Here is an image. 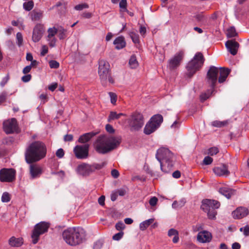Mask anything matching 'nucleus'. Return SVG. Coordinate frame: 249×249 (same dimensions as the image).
<instances>
[{
    "label": "nucleus",
    "mask_w": 249,
    "mask_h": 249,
    "mask_svg": "<svg viewBox=\"0 0 249 249\" xmlns=\"http://www.w3.org/2000/svg\"><path fill=\"white\" fill-rule=\"evenodd\" d=\"M121 139L107 135L98 137L93 143V146L98 153L105 154L116 148L120 143Z\"/></svg>",
    "instance_id": "nucleus-1"
},
{
    "label": "nucleus",
    "mask_w": 249,
    "mask_h": 249,
    "mask_svg": "<svg viewBox=\"0 0 249 249\" xmlns=\"http://www.w3.org/2000/svg\"><path fill=\"white\" fill-rule=\"evenodd\" d=\"M46 152V147L44 143L39 141L32 142L26 150V161L28 163L38 161L45 157Z\"/></svg>",
    "instance_id": "nucleus-2"
},
{
    "label": "nucleus",
    "mask_w": 249,
    "mask_h": 249,
    "mask_svg": "<svg viewBox=\"0 0 249 249\" xmlns=\"http://www.w3.org/2000/svg\"><path fill=\"white\" fill-rule=\"evenodd\" d=\"M86 235V231L81 227L69 228L62 233L63 238L66 243L73 246L82 243Z\"/></svg>",
    "instance_id": "nucleus-3"
},
{
    "label": "nucleus",
    "mask_w": 249,
    "mask_h": 249,
    "mask_svg": "<svg viewBox=\"0 0 249 249\" xmlns=\"http://www.w3.org/2000/svg\"><path fill=\"white\" fill-rule=\"evenodd\" d=\"M230 72V70L228 69L222 67L219 69L214 66H211L207 73V81L213 89L217 81L218 74H219L218 82L222 83L225 81Z\"/></svg>",
    "instance_id": "nucleus-4"
},
{
    "label": "nucleus",
    "mask_w": 249,
    "mask_h": 249,
    "mask_svg": "<svg viewBox=\"0 0 249 249\" xmlns=\"http://www.w3.org/2000/svg\"><path fill=\"white\" fill-rule=\"evenodd\" d=\"M156 157L160 163L161 170L168 172L173 166V154L168 149L162 147L158 150Z\"/></svg>",
    "instance_id": "nucleus-5"
},
{
    "label": "nucleus",
    "mask_w": 249,
    "mask_h": 249,
    "mask_svg": "<svg viewBox=\"0 0 249 249\" xmlns=\"http://www.w3.org/2000/svg\"><path fill=\"white\" fill-rule=\"evenodd\" d=\"M204 61L205 58L203 54L200 52L196 53L193 59L187 64L186 74L190 77H192L201 68Z\"/></svg>",
    "instance_id": "nucleus-6"
},
{
    "label": "nucleus",
    "mask_w": 249,
    "mask_h": 249,
    "mask_svg": "<svg viewBox=\"0 0 249 249\" xmlns=\"http://www.w3.org/2000/svg\"><path fill=\"white\" fill-rule=\"evenodd\" d=\"M109 64L105 60L102 59L99 61L98 73L102 84L105 86L107 81L113 84L114 80L110 75Z\"/></svg>",
    "instance_id": "nucleus-7"
},
{
    "label": "nucleus",
    "mask_w": 249,
    "mask_h": 249,
    "mask_svg": "<svg viewBox=\"0 0 249 249\" xmlns=\"http://www.w3.org/2000/svg\"><path fill=\"white\" fill-rule=\"evenodd\" d=\"M220 207V203L216 200L211 199H205L202 202L201 208L207 213L209 219L215 218L217 212L216 209Z\"/></svg>",
    "instance_id": "nucleus-8"
},
{
    "label": "nucleus",
    "mask_w": 249,
    "mask_h": 249,
    "mask_svg": "<svg viewBox=\"0 0 249 249\" xmlns=\"http://www.w3.org/2000/svg\"><path fill=\"white\" fill-rule=\"evenodd\" d=\"M128 123L131 131H138L141 129L144 124V118L143 115L140 113L135 112L133 113L128 119Z\"/></svg>",
    "instance_id": "nucleus-9"
},
{
    "label": "nucleus",
    "mask_w": 249,
    "mask_h": 249,
    "mask_svg": "<svg viewBox=\"0 0 249 249\" xmlns=\"http://www.w3.org/2000/svg\"><path fill=\"white\" fill-rule=\"evenodd\" d=\"M162 121L163 117L161 115L157 114L153 116L146 124L144 128V133L146 135L152 133L160 126Z\"/></svg>",
    "instance_id": "nucleus-10"
},
{
    "label": "nucleus",
    "mask_w": 249,
    "mask_h": 249,
    "mask_svg": "<svg viewBox=\"0 0 249 249\" xmlns=\"http://www.w3.org/2000/svg\"><path fill=\"white\" fill-rule=\"evenodd\" d=\"M49 226V223L45 222H40L35 226L31 235L33 244L37 243L40 235L47 232Z\"/></svg>",
    "instance_id": "nucleus-11"
},
{
    "label": "nucleus",
    "mask_w": 249,
    "mask_h": 249,
    "mask_svg": "<svg viewBox=\"0 0 249 249\" xmlns=\"http://www.w3.org/2000/svg\"><path fill=\"white\" fill-rule=\"evenodd\" d=\"M184 56V51H179L168 60L167 67L170 70H174L177 69L180 65Z\"/></svg>",
    "instance_id": "nucleus-12"
},
{
    "label": "nucleus",
    "mask_w": 249,
    "mask_h": 249,
    "mask_svg": "<svg viewBox=\"0 0 249 249\" xmlns=\"http://www.w3.org/2000/svg\"><path fill=\"white\" fill-rule=\"evenodd\" d=\"M16 172L12 168H3L0 170V181L11 182L15 179Z\"/></svg>",
    "instance_id": "nucleus-13"
},
{
    "label": "nucleus",
    "mask_w": 249,
    "mask_h": 249,
    "mask_svg": "<svg viewBox=\"0 0 249 249\" xmlns=\"http://www.w3.org/2000/svg\"><path fill=\"white\" fill-rule=\"evenodd\" d=\"M89 145H76L73 149L76 157L79 159H86L89 155Z\"/></svg>",
    "instance_id": "nucleus-14"
},
{
    "label": "nucleus",
    "mask_w": 249,
    "mask_h": 249,
    "mask_svg": "<svg viewBox=\"0 0 249 249\" xmlns=\"http://www.w3.org/2000/svg\"><path fill=\"white\" fill-rule=\"evenodd\" d=\"M3 127L4 131L7 134L18 132V124L15 119L12 118L3 122Z\"/></svg>",
    "instance_id": "nucleus-15"
},
{
    "label": "nucleus",
    "mask_w": 249,
    "mask_h": 249,
    "mask_svg": "<svg viewBox=\"0 0 249 249\" xmlns=\"http://www.w3.org/2000/svg\"><path fill=\"white\" fill-rule=\"evenodd\" d=\"M44 31V30L42 25L41 24L36 25L33 31V41L34 42H38L41 38Z\"/></svg>",
    "instance_id": "nucleus-16"
},
{
    "label": "nucleus",
    "mask_w": 249,
    "mask_h": 249,
    "mask_svg": "<svg viewBox=\"0 0 249 249\" xmlns=\"http://www.w3.org/2000/svg\"><path fill=\"white\" fill-rule=\"evenodd\" d=\"M213 172L217 176L227 177L230 173L227 166L225 164H222L220 166L214 167L213 168Z\"/></svg>",
    "instance_id": "nucleus-17"
},
{
    "label": "nucleus",
    "mask_w": 249,
    "mask_h": 249,
    "mask_svg": "<svg viewBox=\"0 0 249 249\" xmlns=\"http://www.w3.org/2000/svg\"><path fill=\"white\" fill-rule=\"evenodd\" d=\"M211 233L206 231H203L198 232L197 235V240L200 243H208L212 239Z\"/></svg>",
    "instance_id": "nucleus-18"
},
{
    "label": "nucleus",
    "mask_w": 249,
    "mask_h": 249,
    "mask_svg": "<svg viewBox=\"0 0 249 249\" xmlns=\"http://www.w3.org/2000/svg\"><path fill=\"white\" fill-rule=\"evenodd\" d=\"M225 45L231 54L234 55L237 53L239 46L238 42L233 40H230L226 42Z\"/></svg>",
    "instance_id": "nucleus-19"
},
{
    "label": "nucleus",
    "mask_w": 249,
    "mask_h": 249,
    "mask_svg": "<svg viewBox=\"0 0 249 249\" xmlns=\"http://www.w3.org/2000/svg\"><path fill=\"white\" fill-rule=\"evenodd\" d=\"M248 210L244 207H239L232 212V215L235 219H241L248 214Z\"/></svg>",
    "instance_id": "nucleus-20"
},
{
    "label": "nucleus",
    "mask_w": 249,
    "mask_h": 249,
    "mask_svg": "<svg viewBox=\"0 0 249 249\" xmlns=\"http://www.w3.org/2000/svg\"><path fill=\"white\" fill-rule=\"evenodd\" d=\"M41 168L37 164H31L30 166V174L31 178L34 179L38 178L42 174Z\"/></svg>",
    "instance_id": "nucleus-21"
},
{
    "label": "nucleus",
    "mask_w": 249,
    "mask_h": 249,
    "mask_svg": "<svg viewBox=\"0 0 249 249\" xmlns=\"http://www.w3.org/2000/svg\"><path fill=\"white\" fill-rule=\"evenodd\" d=\"M91 168L90 165L86 163H83L79 165L76 169V172L77 173L83 176L89 175L91 173Z\"/></svg>",
    "instance_id": "nucleus-22"
},
{
    "label": "nucleus",
    "mask_w": 249,
    "mask_h": 249,
    "mask_svg": "<svg viewBox=\"0 0 249 249\" xmlns=\"http://www.w3.org/2000/svg\"><path fill=\"white\" fill-rule=\"evenodd\" d=\"M98 134V132H90L89 133H85L81 136L78 141L80 143H86L89 141L93 137Z\"/></svg>",
    "instance_id": "nucleus-23"
},
{
    "label": "nucleus",
    "mask_w": 249,
    "mask_h": 249,
    "mask_svg": "<svg viewBox=\"0 0 249 249\" xmlns=\"http://www.w3.org/2000/svg\"><path fill=\"white\" fill-rule=\"evenodd\" d=\"M115 48L117 50L123 49L125 46L126 43L123 36L117 37L113 42Z\"/></svg>",
    "instance_id": "nucleus-24"
},
{
    "label": "nucleus",
    "mask_w": 249,
    "mask_h": 249,
    "mask_svg": "<svg viewBox=\"0 0 249 249\" xmlns=\"http://www.w3.org/2000/svg\"><path fill=\"white\" fill-rule=\"evenodd\" d=\"M219 192L227 198H230L231 196L235 194V191L228 187H224L220 188Z\"/></svg>",
    "instance_id": "nucleus-25"
},
{
    "label": "nucleus",
    "mask_w": 249,
    "mask_h": 249,
    "mask_svg": "<svg viewBox=\"0 0 249 249\" xmlns=\"http://www.w3.org/2000/svg\"><path fill=\"white\" fill-rule=\"evenodd\" d=\"M30 15L33 21H38L42 18L43 12L41 10H34L30 13Z\"/></svg>",
    "instance_id": "nucleus-26"
},
{
    "label": "nucleus",
    "mask_w": 249,
    "mask_h": 249,
    "mask_svg": "<svg viewBox=\"0 0 249 249\" xmlns=\"http://www.w3.org/2000/svg\"><path fill=\"white\" fill-rule=\"evenodd\" d=\"M9 243L12 247H18L23 244L22 239L20 238H16L12 237L9 240Z\"/></svg>",
    "instance_id": "nucleus-27"
},
{
    "label": "nucleus",
    "mask_w": 249,
    "mask_h": 249,
    "mask_svg": "<svg viewBox=\"0 0 249 249\" xmlns=\"http://www.w3.org/2000/svg\"><path fill=\"white\" fill-rule=\"evenodd\" d=\"M154 221V218H150L142 222L140 224V229L142 231L145 230Z\"/></svg>",
    "instance_id": "nucleus-28"
},
{
    "label": "nucleus",
    "mask_w": 249,
    "mask_h": 249,
    "mask_svg": "<svg viewBox=\"0 0 249 249\" xmlns=\"http://www.w3.org/2000/svg\"><path fill=\"white\" fill-rule=\"evenodd\" d=\"M168 235L169 236H174L173 239V242L174 243H177L179 240V237H178V231L174 229H171L169 230L168 232Z\"/></svg>",
    "instance_id": "nucleus-29"
},
{
    "label": "nucleus",
    "mask_w": 249,
    "mask_h": 249,
    "mask_svg": "<svg viewBox=\"0 0 249 249\" xmlns=\"http://www.w3.org/2000/svg\"><path fill=\"white\" fill-rule=\"evenodd\" d=\"M129 65L131 69H136L138 66V62L135 55L131 56L129 61Z\"/></svg>",
    "instance_id": "nucleus-30"
},
{
    "label": "nucleus",
    "mask_w": 249,
    "mask_h": 249,
    "mask_svg": "<svg viewBox=\"0 0 249 249\" xmlns=\"http://www.w3.org/2000/svg\"><path fill=\"white\" fill-rule=\"evenodd\" d=\"M123 115H124L123 113L117 114L116 112L111 111L108 117V121L110 122L112 120L118 119Z\"/></svg>",
    "instance_id": "nucleus-31"
},
{
    "label": "nucleus",
    "mask_w": 249,
    "mask_h": 249,
    "mask_svg": "<svg viewBox=\"0 0 249 249\" xmlns=\"http://www.w3.org/2000/svg\"><path fill=\"white\" fill-rule=\"evenodd\" d=\"M129 35L135 44L139 43V35L134 32H129Z\"/></svg>",
    "instance_id": "nucleus-32"
},
{
    "label": "nucleus",
    "mask_w": 249,
    "mask_h": 249,
    "mask_svg": "<svg viewBox=\"0 0 249 249\" xmlns=\"http://www.w3.org/2000/svg\"><path fill=\"white\" fill-rule=\"evenodd\" d=\"M58 37L60 39H63L67 36V30L62 27H60L57 30Z\"/></svg>",
    "instance_id": "nucleus-33"
},
{
    "label": "nucleus",
    "mask_w": 249,
    "mask_h": 249,
    "mask_svg": "<svg viewBox=\"0 0 249 249\" xmlns=\"http://www.w3.org/2000/svg\"><path fill=\"white\" fill-rule=\"evenodd\" d=\"M237 33L235 29L231 27L229 28L227 31V36L229 38L233 37L236 36Z\"/></svg>",
    "instance_id": "nucleus-34"
},
{
    "label": "nucleus",
    "mask_w": 249,
    "mask_h": 249,
    "mask_svg": "<svg viewBox=\"0 0 249 249\" xmlns=\"http://www.w3.org/2000/svg\"><path fill=\"white\" fill-rule=\"evenodd\" d=\"M185 203L184 200L182 199L179 201H175L172 204V207L175 209H178L183 207Z\"/></svg>",
    "instance_id": "nucleus-35"
},
{
    "label": "nucleus",
    "mask_w": 249,
    "mask_h": 249,
    "mask_svg": "<svg viewBox=\"0 0 249 249\" xmlns=\"http://www.w3.org/2000/svg\"><path fill=\"white\" fill-rule=\"evenodd\" d=\"M228 124V121H214L212 122V124L214 127H221L226 125Z\"/></svg>",
    "instance_id": "nucleus-36"
},
{
    "label": "nucleus",
    "mask_w": 249,
    "mask_h": 249,
    "mask_svg": "<svg viewBox=\"0 0 249 249\" xmlns=\"http://www.w3.org/2000/svg\"><path fill=\"white\" fill-rule=\"evenodd\" d=\"M34 5V2L32 0H30L28 1V2H24L23 3V8L25 10L29 11L33 9Z\"/></svg>",
    "instance_id": "nucleus-37"
},
{
    "label": "nucleus",
    "mask_w": 249,
    "mask_h": 249,
    "mask_svg": "<svg viewBox=\"0 0 249 249\" xmlns=\"http://www.w3.org/2000/svg\"><path fill=\"white\" fill-rule=\"evenodd\" d=\"M16 40L18 45L20 47L23 44V37L21 33L18 32L16 35Z\"/></svg>",
    "instance_id": "nucleus-38"
},
{
    "label": "nucleus",
    "mask_w": 249,
    "mask_h": 249,
    "mask_svg": "<svg viewBox=\"0 0 249 249\" xmlns=\"http://www.w3.org/2000/svg\"><path fill=\"white\" fill-rule=\"evenodd\" d=\"M48 37L50 38L53 37L57 32V30L55 28H49L48 31Z\"/></svg>",
    "instance_id": "nucleus-39"
},
{
    "label": "nucleus",
    "mask_w": 249,
    "mask_h": 249,
    "mask_svg": "<svg viewBox=\"0 0 249 249\" xmlns=\"http://www.w3.org/2000/svg\"><path fill=\"white\" fill-rule=\"evenodd\" d=\"M120 8L123 11H126L127 1L126 0H121L119 3Z\"/></svg>",
    "instance_id": "nucleus-40"
},
{
    "label": "nucleus",
    "mask_w": 249,
    "mask_h": 249,
    "mask_svg": "<svg viewBox=\"0 0 249 249\" xmlns=\"http://www.w3.org/2000/svg\"><path fill=\"white\" fill-rule=\"evenodd\" d=\"M219 152L218 148L216 147H211L208 150V154L211 156L216 155Z\"/></svg>",
    "instance_id": "nucleus-41"
},
{
    "label": "nucleus",
    "mask_w": 249,
    "mask_h": 249,
    "mask_svg": "<svg viewBox=\"0 0 249 249\" xmlns=\"http://www.w3.org/2000/svg\"><path fill=\"white\" fill-rule=\"evenodd\" d=\"M10 197L9 194L7 192L4 193L1 196V201L3 202H8L10 201Z\"/></svg>",
    "instance_id": "nucleus-42"
},
{
    "label": "nucleus",
    "mask_w": 249,
    "mask_h": 249,
    "mask_svg": "<svg viewBox=\"0 0 249 249\" xmlns=\"http://www.w3.org/2000/svg\"><path fill=\"white\" fill-rule=\"evenodd\" d=\"M49 66L52 69H57L59 66V64L55 60H51L49 62Z\"/></svg>",
    "instance_id": "nucleus-43"
},
{
    "label": "nucleus",
    "mask_w": 249,
    "mask_h": 249,
    "mask_svg": "<svg viewBox=\"0 0 249 249\" xmlns=\"http://www.w3.org/2000/svg\"><path fill=\"white\" fill-rule=\"evenodd\" d=\"M115 228L117 230L122 231L125 228V226L122 221H120L116 224Z\"/></svg>",
    "instance_id": "nucleus-44"
},
{
    "label": "nucleus",
    "mask_w": 249,
    "mask_h": 249,
    "mask_svg": "<svg viewBox=\"0 0 249 249\" xmlns=\"http://www.w3.org/2000/svg\"><path fill=\"white\" fill-rule=\"evenodd\" d=\"M124 234V232L122 231H121L120 232L114 234L112 237V239L114 240L118 241L123 237Z\"/></svg>",
    "instance_id": "nucleus-45"
},
{
    "label": "nucleus",
    "mask_w": 249,
    "mask_h": 249,
    "mask_svg": "<svg viewBox=\"0 0 249 249\" xmlns=\"http://www.w3.org/2000/svg\"><path fill=\"white\" fill-rule=\"evenodd\" d=\"M213 161V158L209 156H206L203 160V164L204 165H210Z\"/></svg>",
    "instance_id": "nucleus-46"
},
{
    "label": "nucleus",
    "mask_w": 249,
    "mask_h": 249,
    "mask_svg": "<svg viewBox=\"0 0 249 249\" xmlns=\"http://www.w3.org/2000/svg\"><path fill=\"white\" fill-rule=\"evenodd\" d=\"M89 5L86 3H82L76 5L74 7V9L76 10L80 11L85 8H88Z\"/></svg>",
    "instance_id": "nucleus-47"
},
{
    "label": "nucleus",
    "mask_w": 249,
    "mask_h": 249,
    "mask_svg": "<svg viewBox=\"0 0 249 249\" xmlns=\"http://www.w3.org/2000/svg\"><path fill=\"white\" fill-rule=\"evenodd\" d=\"M104 165L103 164H97L94 163L92 165H90V167L91 168V172H92L94 171L96 169H100L103 167Z\"/></svg>",
    "instance_id": "nucleus-48"
},
{
    "label": "nucleus",
    "mask_w": 249,
    "mask_h": 249,
    "mask_svg": "<svg viewBox=\"0 0 249 249\" xmlns=\"http://www.w3.org/2000/svg\"><path fill=\"white\" fill-rule=\"evenodd\" d=\"M109 95L110 98V101L112 104H115L117 101V95L113 92H109Z\"/></svg>",
    "instance_id": "nucleus-49"
},
{
    "label": "nucleus",
    "mask_w": 249,
    "mask_h": 249,
    "mask_svg": "<svg viewBox=\"0 0 249 249\" xmlns=\"http://www.w3.org/2000/svg\"><path fill=\"white\" fill-rule=\"evenodd\" d=\"M241 231H243L244 234L247 236L249 235V226L247 225L244 227L241 228L240 229Z\"/></svg>",
    "instance_id": "nucleus-50"
},
{
    "label": "nucleus",
    "mask_w": 249,
    "mask_h": 249,
    "mask_svg": "<svg viewBox=\"0 0 249 249\" xmlns=\"http://www.w3.org/2000/svg\"><path fill=\"white\" fill-rule=\"evenodd\" d=\"M103 244V242L101 241H96L93 245V249H101L102 247Z\"/></svg>",
    "instance_id": "nucleus-51"
},
{
    "label": "nucleus",
    "mask_w": 249,
    "mask_h": 249,
    "mask_svg": "<svg viewBox=\"0 0 249 249\" xmlns=\"http://www.w3.org/2000/svg\"><path fill=\"white\" fill-rule=\"evenodd\" d=\"M7 97V93L5 91L2 92L1 94H0V104L4 102Z\"/></svg>",
    "instance_id": "nucleus-52"
},
{
    "label": "nucleus",
    "mask_w": 249,
    "mask_h": 249,
    "mask_svg": "<svg viewBox=\"0 0 249 249\" xmlns=\"http://www.w3.org/2000/svg\"><path fill=\"white\" fill-rule=\"evenodd\" d=\"M64 152L63 149L60 148L58 149L56 152V156L59 158H61L64 156Z\"/></svg>",
    "instance_id": "nucleus-53"
},
{
    "label": "nucleus",
    "mask_w": 249,
    "mask_h": 249,
    "mask_svg": "<svg viewBox=\"0 0 249 249\" xmlns=\"http://www.w3.org/2000/svg\"><path fill=\"white\" fill-rule=\"evenodd\" d=\"M158 202V198L155 197H152L149 200V204L152 206H155Z\"/></svg>",
    "instance_id": "nucleus-54"
},
{
    "label": "nucleus",
    "mask_w": 249,
    "mask_h": 249,
    "mask_svg": "<svg viewBox=\"0 0 249 249\" xmlns=\"http://www.w3.org/2000/svg\"><path fill=\"white\" fill-rule=\"evenodd\" d=\"M106 130L109 133H113L114 132V129L110 124H107L106 126Z\"/></svg>",
    "instance_id": "nucleus-55"
},
{
    "label": "nucleus",
    "mask_w": 249,
    "mask_h": 249,
    "mask_svg": "<svg viewBox=\"0 0 249 249\" xmlns=\"http://www.w3.org/2000/svg\"><path fill=\"white\" fill-rule=\"evenodd\" d=\"M9 78L8 75H6L4 77H3L2 81H1V82L0 83V86L1 87H3L7 83V82L9 80Z\"/></svg>",
    "instance_id": "nucleus-56"
},
{
    "label": "nucleus",
    "mask_w": 249,
    "mask_h": 249,
    "mask_svg": "<svg viewBox=\"0 0 249 249\" xmlns=\"http://www.w3.org/2000/svg\"><path fill=\"white\" fill-rule=\"evenodd\" d=\"M48 52V49L47 46L43 45L42 47V50L41 52V55L44 56Z\"/></svg>",
    "instance_id": "nucleus-57"
},
{
    "label": "nucleus",
    "mask_w": 249,
    "mask_h": 249,
    "mask_svg": "<svg viewBox=\"0 0 249 249\" xmlns=\"http://www.w3.org/2000/svg\"><path fill=\"white\" fill-rule=\"evenodd\" d=\"M31 79V75L30 74H27L23 76L21 79L24 82H29Z\"/></svg>",
    "instance_id": "nucleus-58"
},
{
    "label": "nucleus",
    "mask_w": 249,
    "mask_h": 249,
    "mask_svg": "<svg viewBox=\"0 0 249 249\" xmlns=\"http://www.w3.org/2000/svg\"><path fill=\"white\" fill-rule=\"evenodd\" d=\"M111 175L113 178H116L119 177V173L118 170L113 169L111 171Z\"/></svg>",
    "instance_id": "nucleus-59"
},
{
    "label": "nucleus",
    "mask_w": 249,
    "mask_h": 249,
    "mask_svg": "<svg viewBox=\"0 0 249 249\" xmlns=\"http://www.w3.org/2000/svg\"><path fill=\"white\" fill-rule=\"evenodd\" d=\"M180 175H181L180 172L178 170H177V171H175L172 174L173 177L175 178H179L180 177Z\"/></svg>",
    "instance_id": "nucleus-60"
},
{
    "label": "nucleus",
    "mask_w": 249,
    "mask_h": 249,
    "mask_svg": "<svg viewBox=\"0 0 249 249\" xmlns=\"http://www.w3.org/2000/svg\"><path fill=\"white\" fill-rule=\"evenodd\" d=\"M105 196H101L98 198V201L99 204H100L102 206L104 205V204H105Z\"/></svg>",
    "instance_id": "nucleus-61"
},
{
    "label": "nucleus",
    "mask_w": 249,
    "mask_h": 249,
    "mask_svg": "<svg viewBox=\"0 0 249 249\" xmlns=\"http://www.w3.org/2000/svg\"><path fill=\"white\" fill-rule=\"evenodd\" d=\"M116 192L120 196H124L126 193L125 190L123 189H118L116 191Z\"/></svg>",
    "instance_id": "nucleus-62"
},
{
    "label": "nucleus",
    "mask_w": 249,
    "mask_h": 249,
    "mask_svg": "<svg viewBox=\"0 0 249 249\" xmlns=\"http://www.w3.org/2000/svg\"><path fill=\"white\" fill-rule=\"evenodd\" d=\"M65 141H71L73 139V136L71 134H67L64 136Z\"/></svg>",
    "instance_id": "nucleus-63"
},
{
    "label": "nucleus",
    "mask_w": 249,
    "mask_h": 249,
    "mask_svg": "<svg viewBox=\"0 0 249 249\" xmlns=\"http://www.w3.org/2000/svg\"><path fill=\"white\" fill-rule=\"evenodd\" d=\"M32 69L31 65H29L25 67L23 70V73L24 74H26L29 72Z\"/></svg>",
    "instance_id": "nucleus-64"
}]
</instances>
